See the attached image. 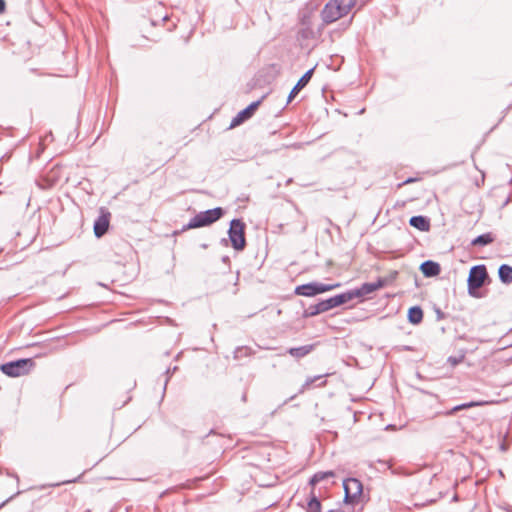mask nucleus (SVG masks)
<instances>
[{"label":"nucleus","mask_w":512,"mask_h":512,"mask_svg":"<svg viewBox=\"0 0 512 512\" xmlns=\"http://www.w3.org/2000/svg\"><path fill=\"white\" fill-rule=\"evenodd\" d=\"M489 281L487 268L484 264L471 267L467 279L468 294L472 297H479L478 290Z\"/></svg>","instance_id":"f257e3e1"},{"label":"nucleus","mask_w":512,"mask_h":512,"mask_svg":"<svg viewBox=\"0 0 512 512\" xmlns=\"http://www.w3.org/2000/svg\"><path fill=\"white\" fill-rule=\"evenodd\" d=\"M33 366L34 361L31 358H23L2 364L0 370L9 377H19L27 374Z\"/></svg>","instance_id":"f03ea898"},{"label":"nucleus","mask_w":512,"mask_h":512,"mask_svg":"<svg viewBox=\"0 0 512 512\" xmlns=\"http://www.w3.org/2000/svg\"><path fill=\"white\" fill-rule=\"evenodd\" d=\"M228 236L232 247L236 251H242L246 246L245 223L241 219L231 220Z\"/></svg>","instance_id":"7ed1b4c3"},{"label":"nucleus","mask_w":512,"mask_h":512,"mask_svg":"<svg viewBox=\"0 0 512 512\" xmlns=\"http://www.w3.org/2000/svg\"><path fill=\"white\" fill-rule=\"evenodd\" d=\"M338 287H340V283L324 284L320 282H310L297 286L295 288V294L305 297H313Z\"/></svg>","instance_id":"20e7f679"},{"label":"nucleus","mask_w":512,"mask_h":512,"mask_svg":"<svg viewBox=\"0 0 512 512\" xmlns=\"http://www.w3.org/2000/svg\"><path fill=\"white\" fill-rule=\"evenodd\" d=\"M397 272L394 271L389 277H380L376 282L363 283L360 287L353 289L356 298L365 297L376 290L387 286L389 283L395 280Z\"/></svg>","instance_id":"39448f33"},{"label":"nucleus","mask_w":512,"mask_h":512,"mask_svg":"<svg viewBox=\"0 0 512 512\" xmlns=\"http://www.w3.org/2000/svg\"><path fill=\"white\" fill-rule=\"evenodd\" d=\"M347 14L334 0H330L321 11L322 20L326 24L333 23Z\"/></svg>","instance_id":"423d86ee"},{"label":"nucleus","mask_w":512,"mask_h":512,"mask_svg":"<svg viewBox=\"0 0 512 512\" xmlns=\"http://www.w3.org/2000/svg\"><path fill=\"white\" fill-rule=\"evenodd\" d=\"M343 488L345 492V502H353L358 496L361 495L363 490L362 483L356 478H348L344 480Z\"/></svg>","instance_id":"0eeeda50"},{"label":"nucleus","mask_w":512,"mask_h":512,"mask_svg":"<svg viewBox=\"0 0 512 512\" xmlns=\"http://www.w3.org/2000/svg\"><path fill=\"white\" fill-rule=\"evenodd\" d=\"M261 100H257L248 105L245 109L241 110L231 121L230 128L236 127L243 123L245 120L249 119L255 110L260 105Z\"/></svg>","instance_id":"6e6552de"},{"label":"nucleus","mask_w":512,"mask_h":512,"mask_svg":"<svg viewBox=\"0 0 512 512\" xmlns=\"http://www.w3.org/2000/svg\"><path fill=\"white\" fill-rule=\"evenodd\" d=\"M313 72L314 68H311L302 75V77L298 80L296 85L290 91L287 103H290L296 97V95L309 83L313 75Z\"/></svg>","instance_id":"1a4fd4ad"},{"label":"nucleus","mask_w":512,"mask_h":512,"mask_svg":"<svg viewBox=\"0 0 512 512\" xmlns=\"http://www.w3.org/2000/svg\"><path fill=\"white\" fill-rule=\"evenodd\" d=\"M110 213L101 214L94 222V234L97 238L102 237L109 228Z\"/></svg>","instance_id":"9d476101"},{"label":"nucleus","mask_w":512,"mask_h":512,"mask_svg":"<svg viewBox=\"0 0 512 512\" xmlns=\"http://www.w3.org/2000/svg\"><path fill=\"white\" fill-rule=\"evenodd\" d=\"M420 270L425 277H435L440 274L441 267L437 262L426 260L420 265Z\"/></svg>","instance_id":"9b49d317"},{"label":"nucleus","mask_w":512,"mask_h":512,"mask_svg":"<svg viewBox=\"0 0 512 512\" xmlns=\"http://www.w3.org/2000/svg\"><path fill=\"white\" fill-rule=\"evenodd\" d=\"M410 226L418 229L419 231L426 232L430 229V220L426 216L417 215L409 219Z\"/></svg>","instance_id":"f8f14e48"},{"label":"nucleus","mask_w":512,"mask_h":512,"mask_svg":"<svg viewBox=\"0 0 512 512\" xmlns=\"http://www.w3.org/2000/svg\"><path fill=\"white\" fill-rule=\"evenodd\" d=\"M204 216L205 220L211 225L218 221L225 213L222 207H215L206 211L200 212Z\"/></svg>","instance_id":"ddd939ff"},{"label":"nucleus","mask_w":512,"mask_h":512,"mask_svg":"<svg viewBox=\"0 0 512 512\" xmlns=\"http://www.w3.org/2000/svg\"><path fill=\"white\" fill-rule=\"evenodd\" d=\"M315 344H309V345H304V346H300V347H292V348H289L288 349V353L296 358V359H300V358H303L305 356H307L310 352H312L315 348Z\"/></svg>","instance_id":"4468645a"},{"label":"nucleus","mask_w":512,"mask_h":512,"mask_svg":"<svg viewBox=\"0 0 512 512\" xmlns=\"http://www.w3.org/2000/svg\"><path fill=\"white\" fill-rule=\"evenodd\" d=\"M209 225L210 224L207 222V220H205L204 216H202V214L199 212L194 217H192L186 225L183 226L182 230L185 231L195 228L206 227Z\"/></svg>","instance_id":"2eb2a0df"},{"label":"nucleus","mask_w":512,"mask_h":512,"mask_svg":"<svg viewBox=\"0 0 512 512\" xmlns=\"http://www.w3.org/2000/svg\"><path fill=\"white\" fill-rule=\"evenodd\" d=\"M490 403L491 402H489V401H483V400H480V401H470V402H467V403H462V404L454 406L452 409L447 411L446 415L450 416V415H453L454 413H456V412H458L460 410H465V409L472 408V407L484 406V405H487V404H490Z\"/></svg>","instance_id":"dca6fc26"},{"label":"nucleus","mask_w":512,"mask_h":512,"mask_svg":"<svg viewBox=\"0 0 512 512\" xmlns=\"http://www.w3.org/2000/svg\"><path fill=\"white\" fill-rule=\"evenodd\" d=\"M498 276L500 281L505 284L509 285L512 283V266L508 264H502L498 268Z\"/></svg>","instance_id":"f3484780"},{"label":"nucleus","mask_w":512,"mask_h":512,"mask_svg":"<svg viewBox=\"0 0 512 512\" xmlns=\"http://www.w3.org/2000/svg\"><path fill=\"white\" fill-rule=\"evenodd\" d=\"M407 318L411 324H419L423 319L422 309L419 306L409 308Z\"/></svg>","instance_id":"a211bd4d"},{"label":"nucleus","mask_w":512,"mask_h":512,"mask_svg":"<svg viewBox=\"0 0 512 512\" xmlns=\"http://www.w3.org/2000/svg\"><path fill=\"white\" fill-rule=\"evenodd\" d=\"M326 312L325 311V308H324V305H323V302L320 301L318 302L317 304H314V305H310L304 312H303V317L304 318H309V317H313V316H316V315H319L321 313H324Z\"/></svg>","instance_id":"6ab92c4d"},{"label":"nucleus","mask_w":512,"mask_h":512,"mask_svg":"<svg viewBox=\"0 0 512 512\" xmlns=\"http://www.w3.org/2000/svg\"><path fill=\"white\" fill-rule=\"evenodd\" d=\"M494 241V237L492 235V233H484V234H481L479 236H477L476 238H474L472 241H471V244L473 246H486L490 243H492Z\"/></svg>","instance_id":"aec40b11"},{"label":"nucleus","mask_w":512,"mask_h":512,"mask_svg":"<svg viewBox=\"0 0 512 512\" xmlns=\"http://www.w3.org/2000/svg\"><path fill=\"white\" fill-rule=\"evenodd\" d=\"M355 298L353 289L334 296L335 302L338 306L346 304Z\"/></svg>","instance_id":"412c9836"},{"label":"nucleus","mask_w":512,"mask_h":512,"mask_svg":"<svg viewBox=\"0 0 512 512\" xmlns=\"http://www.w3.org/2000/svg\"><path fill=\"white\" fill-rule=\"evenodd\" d=\"M315 37V33L313 29L309 26L303 27L298 31L297 38L300 41L313 39Z\"/></svg>","instance_id":"4be33fe9"},{"label":"nucleus","mask_w":512,"mask_h":512,"mask_svg":"<svg viewBox=\"0 0 512 512\" xmlns=\"http://www.w3.org/2000/svg\"><path fill=\"white\" fill-rule=\"evenodd\" d=\"M333 476H334L333 471L317 472L312 476V478L310 480V484L315 485V484L323 481L324 479L333 477Z\"/></svg>","instance_id":"5701e85b"},{"label":"nucleus","mask_w":512,"mask_h":512,"mask_svg":"<svg viewBox=\"0 0 512 512\" xmlns=\"http://www.w3.org/2000/svg\"><path fill=\"white\" fill-rule=\"evenodd\" d=\"M308 512H321V503L316 496H313L308 502Z\"/></svg>","instance_id":"b1692460"},{"label":"nucleus","mask_w":512,"mask_h":512,"mask_svg":"<svg viewBox=\"0 0 512 512\" xmlns=\"http://www.w3.org/2000/svg\"><path fill=\"white\" fill-rule=\"evenodd\" d=\"M335 3H338L344 12L349 13V11L357 4L358 0H334Z\"/></svg>","instance_id":"393cba45"},{"label":"nucleus","mask_w":512,"mask_h":512,"mask_svg":"<svg viewBox=\"0 0 512 512\" xmlns=\"http://www.w3.org/2000/svg\"><path fill=\"white\" fill-rule=\"evenodd\" d=\"M323 302V305H324V308H325V311H329L333 308H336L338 307L337 303L335 302V299H334V296L333 297H330L326 300H322Z\"/></svg>","instance_id":"a878e982"},{"label":"nucleus","mask_w":512,"mask_h":512,"mask_svg":"<svg viewBox=\"0 0 512 512\" xmlns=\"http://www.w3.org/2000/svg\"><path fill=\"white\" fill-rule=\"evenodd\" d=\"M323 376L319 375V376H315V377H309L306 379L305 383L302 385L299 393H303L304 389L308 386H310L311 384H313L316 380L318 379H321Z\"/></svg>","instance_id":"bb28decb"},{"label":"nucleus","mask_w":512,"mask_h":512,"mask_svg":"<svg viewBox=\"0 0 512 512\" xmlns=\"http://www.w3.org/2000/svg\"><path fill=\"white\" fill-rule=\"evenodd\" d=\"M5 1L4 0H0V14L3 13L5 11Z\"/></svg>","instance_id":"cd10ccee"},{"label":"nucleus","mask_w":512,"mask_h":512,"mask_svg":"<svg viewBox=\"0 0 512 512\" xmlns=\"http://www.w3.org/2000/svg\"><path fill=\"white\" fill-rule=\"evenodd\" d=\"M414 181H415V179H414V178H408V179H406V180H405L401 185L409 184V183H412V182H414Z\"/></svg>","instance_id":"c85d7f7f"},{"label":"nucleus","mask_w":512,"mask_h":512,"mask_svg":"<svg viewBox=\"0 0 512 512\" xmlns=\"http://www.w3.org/2000/svg\"><path fill=\"white\" fill-rule=\"evenodd\" d=\"M449 361H451L453 364H456L458 361L455 358L450 357Z\"/></svg>","instance_id":"c756f323"},{"label":"nucleus","mask_w":512,"mask_h":512,"mask_svg":"<svg viewBox=\"0 0 512 512\" xmlns=\"http://www.w3.org/2000/svg\"><path fill=\"white\" fill-rule=\"evenodd\" d=\"M168 379H169V377H167L166 380H165L164 390L166 389V385L168 383Z\"/></svg>","instance_id":"7c9ffc66"},{"label":"nucleus","mask_w":512,"mask_h":512,"mask_svg":"<svg viewBox=\"0 0 512 512\" xmlns=\"http://www.w3.org/2000/svg\"><path fill=\"white\" fill-rule=\"evenodd\" d=\"M228 259H229V258L226 256V257H224V258H223V261L225 262V261H227Z\"/></svg>","instance_id":"2f4dec72"}]
</instances>
